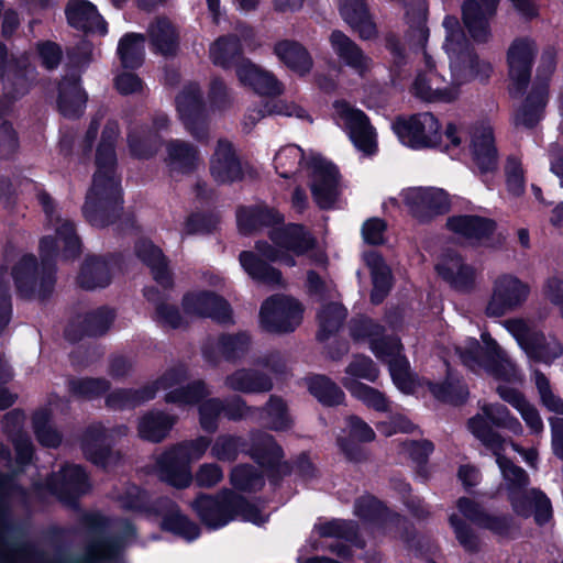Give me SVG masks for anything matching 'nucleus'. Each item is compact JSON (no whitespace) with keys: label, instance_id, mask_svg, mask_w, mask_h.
Instances as JSON below:
<instances>
[{"label":"nucleus","instance_id":"2","mask_svg":"<svg viewBox=\"0 0 563 563\" xmlns=\"http://www.w3.org/2000/svg\"><path fill=\"white\" fill-rule=\"evenodd\" d=\"M119 135L115 122H108L97 147V172L84 205L85 217L93 225H103L100 216L118 205L121 198L120 184L114 174V144Z\"/></svg>","mask_w":563,"mask_h":563},{"label":"nucleus","instance_id":"7","mask_svg":"<svg viewBox=\"0 0 563 563\" xmlns=\"http://www.w3.org/2000/svg\"><path fill=\"white\" fill-rule=\"evenodd\" d=\"M194 508L201 521L210 529L221 528L236 517L258 526L267 519V515L255 505L233 494L219 498L200 496L195 500Z\"/></svg>","mask_w":563,"mask_h":563},{"label":"nucleus","instance_id":"21","mask_svg":"<svg viewBox=\"0 0 563 563\" xmlns=\"http://www.w3.org/2000/svg\"><path fill=\"white\" fill-rule=\"evenodd\" d=\"M183 313L186 318H212L218 322L231 319V310L225 300L214 292L195 289L186 292L181 301Z\"/></svg>","mask_w":563,"mask_h":563},{"label":"nucleus","instance_id":"12","mask_svg":"<svg viewBox=\"0 0 563 563\" xmlns=\"http://www.w3.org/2000/svg\"><path fill=\"white\" fill-rule=\"evenodd\" d=\"M503 327L514 336L526 355L536 362L551 364L563 355V344L554 335H545L533 329L531 322L512 318L501 322Z\"/></svg>","mask_w":563,"mask_h":563},{"label":"nucleus","instance_id":"48","mask_svg":"<svg viewBox=\"0 0 563 563\" xmlns=\"http://www.w3.org/2000/svg\"><path fill=\"white\" fill-rule=\"evenodd\" d=\"M547 103L545 88L539 87L528 96L525 104L516 114V124L526 128L533 126L541 118L542 110Z\"/></svg>","mask_w":563,"mask_h":563},{"label":"nucleus","instance_id":"64","mask_svg":"<svg viewBox=\"0 0 563 563\" xmlns=\"http://www.w3.org/2000/svg\"><path fill=\"white\" fill-rule=\"evenodd\" d=\"M34 428L37 440L45 446L55 448L60 443V434L52 427L45 412L34 417Z\"/></svg>","mask_w":563,"mask_h":563},{"label":"nucleus","instance_id":"34","mask_svg":"<svg viewBox=\"0 0 563 563\" xmlns=\"http://www.w3.org/2000/svg\"><path fill=\"white\" fill-rule=\"evenodd\" d=\"M164 161L169 174L176 176L192 170L199 162V153L189 143L174 140L166 144Z\"/></svg>","mask_w":563,"mask_h":563},{"label":"nucleus","instance_id":"1","mask_svg":"<svg viewBox=\"0 0 563 563\" xmlns=\"http://www.w3.org/2000/svg\"><path fill=\"white\" fill-rule=\"evenodd\" d=\"M427 11L424 0H412L406 11L408 40L422 51L420 68L410 91L424 102L449 103L459 98L460 87L463 84L473 79L488 78L492 66L473 53L459 19L454 15H445L442 21L444 31L442 48L448 55L451 69V79H446L438 70L435 59L426 47L430 35L427 26Z\"/></svg>","mask_w":563,"mask_h":563},{"label":"nucleus","instance_id":"47","mask_svg":"<svg viewBox=\"0 0 563 563\" xmlns=\"http://www.w3.org/2000/svg\"><path fill=\"white\" fill-rule=\"evenodd\" d=\"M282 216L268 208H243L238 212L239 229L243 233H251L261 225L279 223Z\"/></svg>","mask_w":563,"mask_h":563},{"label":"nucleus","instance_id":"57","mask_svg":"<svg viewBox=\"0 0 563 563\" xmlns=\"http://www.w3.org/2000/svg\"><path fill=\"white\" fill-rule=\"evenodd\" d=\"M303 161L302 150L294 144L282 147L274 157V166L280 177L289 178Z\"/></svg>","mask_w":563,"mask_h":563},{"label":"nucleus","instance_id":"5","mask_svg":"<svg viewBox=\"0 0 563 563\" xmlns=\"http://www.w3.org/2000/svg\"><path fill=\"white\" fill-rule=\"evenodd\" d=\"M481 338L485 350L475 339H467L463 345L456 347V353L463 364L476 373L485 372L498 380L520 382L522 379L521 372L497 341L488 332H483Z\"/></svg>","mask_w":563,"mask_h":563},{"label":"nucleus","instance_id":"60","mask_svg":"<svg viewBox=\"0 0 563 563\" xmlns=\"http://www.w3.org/2000/svg\"><path fill=\"white\" fill-rule=\"evenodd\" d=\"M345 373L346 376L343 378V380L352 378L356 382H358V379L374 382L378 377V368L367 356L354 357L353 361L347 365Z\"/></svg>","mask_w":563,"mask_h":563},{"label":"nucleus","instance_id":"51","mask_svg":"<svg viewBox=\"0 0 563 563\" xmlns=\"http://www.w3.org/2000/svg\"><path fill=\"white\" fill-rule=\"evenodd\" d=\"M162 526L184 539L191 541L199 536L198 527L180 515L177 507L168 503L167 511L163 515Z\"/></svg>","mask_w":563,"mask_h":563},{"label":"nucleus","instance_id":"36","mask_svg":"<svg viewBox=\"0 0 563 563\" xmlns=\"http://www.w3.org/2000/svg\"><path fill=\"white\" fill-rule=\"evenodd\" d=\"M69 24L76 29L106 33V25L96 7L86 0H71L66 8Z\"/></svg>","mask_w":563,"mask_h":563},{"label":"nucleus","instance_id":"53","mask_svg":"<svg viewBox=\"0 0 563 563\" xmlns=\"http://www.w3.org/2000/svg\"><path fill=\"white\" fill-rule=\"evenodd\" d=\"M251 345L247 333L223 334L214 342V349L228 360H236L246 354Z\"/></svg>","mask_w":563,"mask_h":563},{"label":"nucleus","instance_id":"55","mask_svg":"<svg viewBox=\"0 0 563 563\" xmlns=\"http://www.w3.org/2000/svg\"><path fill=\"white\" fill-rule=\"evenodd\" d=\"M308 389L311 395L327 406L339 405L344 399V393L324 376L310 378L308 380Z\"/></svg>","mask_w":563,"mask_h":563},{"label":"nucleus","instance_id":"50","mask_svg":"<svg viewBox=\"0 0 563 563\" xmlns=\"http://www.w3.org/2000/svg\"><path fill=\"white\" fill-rule=\"evenodd\" d=\"M346 318V310L338 302H331L322 307L318 314V339L324 341L334 334Z\"/></svg>","mask_w":563,"mask_h":563},{"label":"nucleus","instance_id":"22","mask_svg":"<svg viewBox=\"0 0 563 563\" xmlns=\"http://www.w3.org/2000/svg\"><path fill=\"white\" fill-rule=\"evenodd\" d=\"M11 276L19 294L26 298H45L53 288L51 276L38 277L33 255H23L13 266Z\"/></svg>","mask_w":563,"mask_h":563},{"label":"nucleus","instance_id":"24","mask_svg":"<svg viewBox=\"0 0 563 563\" xmlns=\"http://www.w3.org/2000/svg\"><path fill=\"white\" fill-rule=\"evenodd\" d=\"M536 53V44L528 37L516 38L509 46L507 60L511 92H519L527 85Z\"/></svg>","mask_w":563,"mask_h":563},{"label":"nucleus","instance_id":"9","mask_svg":"<svg viewBox=\"0 0 563 563\" xmlns=\"http://www.w3.org/2000/svg\"><path fill=\"white\" fill-rule=\"evenodd\" d=\"M38 199L49 225L55 230V236H44L40 244L42 265L45 268L59 252L65 258L77 256L80 253V240L74 223L56 209L48 195L41 194Z\"/></svg>","mask_w":563,"mask_h":563},{"label":"nucleus","instance_id":"15","mask_svg":"<svg viewBox=\"0 0 563 563\" xmlns=\"http://www.w3.org/2000/svg\"><path fill=\"white\" fill-rule=\"evenodd\" d=\"M333 118L339 126L345 130L354 146L366 156L377 151L376 131L365 113L345 101L333 104Z\"/></svg>","mask_w":563,"mask_h":563},{"label":"nucleus","instance_id":"28","mask_svg":"<svg viewBox=\"0 0 563 563\" xmlns=\"http://www.w3.org/2000/svg\"><path fill=\"white\" fill-rule=\"evenodd\" d=\"M48 488L60 499L68 501L88 490L86 473L77 465H67L49 479Z\"/></svg>","mask_w":563,"mask_h":563},{"label":"nucleus","instance_id":"59","mask_svg":"<svg viewBox=\"0 0 563 563\" xmlns=\"http://www.w3.org/2000/svg\"><path fill=\"white\" fill-rule=\"evenodd\" d=\"M426 384L434 397L444 401L454 404L462 402L468 395L465 385L461 384L460 380L451 374H449L444 385H437L430 382H426Z\"/></svg>","mask_w":563,"mask_h":563},{"label":"nucleus","instance_id":"38","mask_svg":"<svg viewBox=\"0 0 563 563\" xmlns=\"http://www.w3.org/2000/svg\"><path fill=\"white\" fill-rule=\"evenodd\" d=\"M168 125L166 115H158L153 122V129H141L133 131L129 135V145L133 155L147 158L151 157L157 150L158 135L157 133Z\"/></svg>","mask_w":563,"mask_h":563},{"label":"nucleus","instance_id":"33","mask_svg":"<svg viewBox=\"0 0 563 563\" xmlns=\"http://www.w3.org/2000/svg\"><path fill=\"white\" fill-rule=\"evenodd\" d=\"M126 427L120 426L115 429L108 430L101 424L92 426L86 433L84 439V451L88 459L96 464L106 465V446L117 437L126 434Z\"/></svg>","mask_w":563,"mask_h":563},{"label":"nucleus","instance_id":"46","mask_svg":"<svg viewBox=\"0 0 563 563\" xmlns=\"http://www.w3.org/2000/svg\"><path fill=\"white\" fill-rule=\"evenodd\" d=\"M148 36L153 47L163 55L174 54L178 46V37L169 21L157 19L148 27Z\"/></svg>","mask_w":563,"mask_h":563},{"label":"nucleus","instance_id":"26","mask_svg":"<svg viewBox=\"0 0 563 563\" xmlns=\"http://www.w3.org/2000/svg\"><path fill=\"white\" fill-rule=\"evenodd\" d=\"M438 274L456 289H467L474 282L476 272L453 251L444 252L435 265Z\"/></svg>","mask_w":563,"mask_h":563},{"label":"nucleus","instance_id":"40","mask_svg":"<svg viewBox=\"0 0 563 563\" xmlns=\"http://www.w3.org/2000/svg\"><path fill=\"white\" fill-rule=\"evenodd\" d=\"M277 57L292 71L303 76L312 68V59L307 49L298 43L283 41L274 48Z\"/></svg>","mask_w":563,"mask_h":563},{"label":"nucleus","instance_id":"61","mask_svg":"<svg viewBox=\"0 0 563 563\" xmlns=\"http://www.w3.org/2000/svg\"><path fill=\"white\" fill-rule=\"evenodd\" d=\"M536 386L541 404L551 412L563 415V399L553 393L548 378L540 372L534 373Z\"/></svg>","mask_w":563,"mask_h":563},{"label":"nucleus","instance_id":"18","mask_svg":"<svg viewBox=\"0 0 563 563\" xmlns=\"http://www.w3.org/2000/svg\"><path fill=\"white\" fill-rule=\"evenodd\" d=\"M409 213L419 222H429L449 211L448 194L434 187H410L399 194Z\"/></svg>","mask_w":563,"mask_h":563},{"label":"nucleus","instance_id":"63","mask_svg":"<svg viewBox=\"0 0 563 563\" xmlns=\"http://www.w3.org/2000/svg\"><path fill=\"white\" fill-rule=\"evenodd\" d=\"M242 446L240 438L220 435L211 446V455L219 461H233Z\"/></svg>","mask_w":563,"mask_h":563},{"label":"nucleus","instance_id":"6","mask_svg":"<svg viewBox=\"0 0 563 563\" xmlns=\"http://www.w3.org/2000/svg\"><path fill=\"white\" fill-rule=\"evenodd\" d=\"M136 254L151 267L155 282L164 288V291H159L154 287H148L144 291L146 299L155 307L156 320L167 327H181L188 318L180 314L178 309L169 303L167 289L173 286V278L162 251L151 242L143 241L136 246Z\"/></svg>","mask_w":563,"mask_h":563},{"label":"nucleus","instance_id":"29","mask_svg":"<svg viewBox=\"0 0 563 563\" xmlns=\"http://www.w3.org/2000/svg\"><path fill=\"white\" fill-rule=\"evenodd\" d=\"M236 76L243 86L252 88L257 93L274 96L283 92V85L272 73L250 60H243L236 66Z\"/></svg>","mask_w":563,"mask_h":563},{"label":"nucleus","instance_id":"11","mask_svg":"<svg viewBox=\"0 0 563 563\" xmlns=\"http://www.w3.org/2000/svg\"><path fill=\"white\" fill-rule=\"evenodd\" d=\"M209 446L210 440L205 437L173 446L157 461L159 477L175 487H187L192 479L190 464L200 460Z\"/></svg>","mask_w":563,"mask_h":563},{"label":"nucleus","instance_id":"32","mask_svg":"<svg viewBox=\"0 0 563 563\" xmlns=\"http://www.w3.org/2000/svg\"><path fill=\"white\" fill-rule=\"evenodd\" d=\"M448 227L453 233L471 242H481L487 239L495 230L493 220L476 214L451 217L448 220Z\"/></svg>","mask_w":563,"mask_h":563},{"label":"nucleus","instance_id":"45","mask_svg":"<svg viewBox=\"0 0 563 563\" xmlns=\"http://www.w3.org/2000/svg\"><path fill=\"white\" fill-rule=\"evenodd\" d=\"M240 264L245 273L254 280L265 285H279L282 275L275 268L266 265L252 252L244 251L240 254Z\"/></svg>","mask_w":563,"mask_h":563},{"label":"nucleus","instance_id":"25","mask_svg":"<svg viewBox=\"0 0 563 563\" xmlns=\"http://www.w3.org/2000/svg\"><path fill=\"white\" fill-rule=\"evenodd\" d=\"M529 477L527 476V482L522 487H520L519 493L517 494L516 501L519 504V509L515 507L514 500L510 498L509 490L507 487V483L503 479L500 485V492L506 494L508 501L510 503L512 510L522 517H528L531 514V509H534V517L538 523H543L548 521L552 514L551 503L549 498L538 489L531 488L528 489Z\"/></svg>","mask_w":563,"mask_h":563},{"label":"nucleus","instance_id":"39","mask_svg":"<svg viewBox=\"0 0 563 563\" xmlns=\"http://www.w3.org/2000/svg\"><path fill=\"white\" fill-rule=\"evenodd\" d=\"M225 386L232 390L244 394H258L272 389V380L263 374L252 369H238L225 378Z\"/></svg>","mask_w":563,"mask_h":563},{"label":"nucleus","instance_id":"49","mask_svg":"<svg viewBox=\"0 0 563 563\" xmlns=\"http://www.w3.org/2000/svg\"><path fill=\"white\" fill-rule=\"evenodd\" d=\"M481 411L492 424L506 429L516 435H521L523 433L521 422L511 415L506 406L501 404L484 402L481 405Z\"/></svg>","mask_w":563,"mask_h":563},{"label":"nucleus","instance_id":"8","mask_svg":"<svg viewBox=\"0 0 563 563\" xmlns=\"http://www.w3.org/2000/svg\"><path fill=\"white\" fill-rule=\"evenodd\" d=\"M487 420L481 411L468 420V430L495 455L503 479L507 483L510 498L514 500L515 507L519 509L516 498L520 487L527 482V473L505 457L504 452L508 448V439L494 431Z\"/></svg>","mask_w":563,"mask_h":563},{"label":"nucleus","instance_id":"41","mask_svg":"<svg viewBox=\"0 0 563 563\" xmlns=\"http://www.w3.org/2000/svg\"><path fill=\"white\" fill-rule=\"evenodd\" d=\"M175 419L161 411H150L141 417L137 431L142 439L159 442L166 438Z\"/></svg>","mask_w":563,"mask_h":563},{"label":"nucleus","instance_id":"23","mask_svg":"<svg viewBox=\"0 0 563 563\" xmlns=\"http://www.w3.org/2000/svg\"><path fill=\"white\" fill-rule=\"evenodd\" d=\"M177 111L186 129L198 140L207 136L205 107L197 85L186 86L176 99Z\"/></svg>","mask_w":563,"mask_h":563},{"label":"nucleus","instance_id":"4","mask_svg":"<svg viewBox=\"0 0 563 563\" xmlns=\"http://www.w3.org/2000/svg\"><path fill=\"white\" fill-rule=\"evenodd\" d=\"M351 331L356 340L368 342L375 356L389 365L393 382L399 390L411 394L422 385L410 372L409 363L401 354L402 345L399 340L386 335L380 324L371 319H361L353 323Z\"/></svg>","mask_w":563,"mask_h":563},{"label":"nucleus","instance_id":"42","mask_svg":"<svg viewBox=\"0 0 563 563\" xmlns=\"http://www.w3.org/2000/svg\"><path fill=\"white\" fill-rule=\"evenodd\" d=\"M87 96L77 78L65 79L59 86L58 107L65 117L79 115L86 106Z\"/></svg>","mask_w":563,"mask_h":563},{"label":"nucleus","instance_id":"44","mask_svg":"<svg viewBox=\"0 0 563 563\" xmlns=\"http://www.w3.org/2000/svg\"><path fill=\"white\" fill-rule=\"evenodd\" d=\"M366 265L369 267L373 277V290L371 299L374 303H379L387 295L390 288V271L383 258L376 252H369L364 255Z\"/></svg>","mask_w":563,"mask_h":563},{"label":"nucleus","instance_id":"62","mask_svg":"<svg viewBox=\"0 0 563 563\" xmlns=\"http://www.w3.org/2000/svg\"><path fill=\"white\" fill-rule=\"evenodd\" d=\"M232 484L241 490H256L263 486V476L252 466L242 465L233 470Z\"/></svg>","mask_w":563,"mask_h":563},{"label":"nucleus","instance_id":"58","mask_svg":"<svg viewBox=\"0 0 563 563\" xmlns=\"http://www.w3.org/2000/svg\"><path fill=\"white\" fill-rule=\"evenodd\" d=\"M262 419L273 430H286L291 426V418L286 404L278 397H271L263 410Z\"/></svg>","mask_w":563,"mask_h":563},{"label":"nucleus","instance_id":"56","mask_svg":"<svg viewBox=\"0 0 563 563\" xmlns=\"http://www.w3.org/2000/svg\"><path fill=\"white\" fill-rule=\"evenodd\" d=\"M251 455L258 464L273 466L280 461L283 452L271 435L258 434L253 439Z\"/></svg>","mask_w":563,"mask_h":563},{"label":"nucleus","instance_id":"17","mask_svg":"<svg viewBox=\"0 0 563 563\" xmlns=\"http://www.w3.org/2000/svg\"><path fill=\"white\" fill-rule=\"evenodd\" d=\"M303 309L294 298L275 295L266 299L260 311V322L263 329L275 333L294 331L302 320Z\"/></svg>","mask_w":563,"mask_h":563},{"label":"nucleus","instance_id":"3","mask_svg":"<svg viewBox=\"0 0 563 563\" xmlns=\"http://www.w3.org/2000/svg\"><path fill=\"white\" fill-rule=\"evenodd\" d=\"M187 368L183 365L166 371L157 380L139 389H120L111 393L107 398L109 407L125 409L142 405L153 399L161 389L168 390L166 401L178 405H190L199 401L209 394L202 382H195L187 386L180 385L187 379Z\"/></svg>","mask_w":563,"mask_h":563},{"label":"nucleus","instance_id":"13","mask_svg":"<svg viewBox=\"0 0 563 563\" xmlns=\"http://www.w3.org/2000/svg\"><path fill=\"white\" fill-rule=\"evenodd\" d=\"M444 135L454 147H459L462 140L467 137L470 155L481 173H490L497 168V150L495 147L493 130L489 124H476L466 133L450 123L446 125Z\"/></svg>","mask_w":563,"mask_h":563},{"label":"nucleus","instance_id":"10","mask_svg":"<svg viewBox=\"0 0 563 563\" xmlns=\"http://www.w3.org/2000/svg\"><path fill=\"white\" fill-rule=\"evenodd\" d=\"M274 247L265 242H258L256 250L258 255L268 261H279L287 266H294L295 261L287 252L295 255L309 254V257L317 262H323V255L314 251V240L302 227L289 224L276 228L271 232Z\"/></svg>","mask_w":563,"mask_h":563},{"label":"nucleus","instance_id":"43","mask_svg":"<svg viewBox=\"0 0 563 563\" xmlns=\"http://www.w3.org/2000/svg\"><path fill=\"white\" fill-rule=\"evenodd\" d=\"M111 279L108 263L99 257H89L85 261L77 277L81 288L96 289L106 287Z\"/></svg>","mask_w":563,"mask_h":563},{"label":"nucleus","instance_id":"31","mask_svg":"<svg viewBox=\"0 0 563 563\" xmlns=\"http://www.w3.org/2000/svg\"><path fill=\"white\" fill-rule=\"evenodd\" d=\"M496 390L504 401L518 411L530 434L538 437L543 433L544 423L539 410L520 391L503 385H499Z\"/></svg>","mask_w":563,"mask_h":563},{"label":"nucleus","instance_id":"14","mask_svg":"<svg viewBox=\"0 0 563 563\" xmlns=\"http://www.w3.org/2000/svg\"><path fill=\"white\" fill-rule=\"evenodd\" d=\"M526 18L537 15L533 0H509ZM497 0H466L462 4V18L474 41L485 42L490 35L489 19L495 14Z\"/></svg>","mask_w":563,"mask_h":563},{"label":"nucleus","instance_id":"19","mask_svg":"<svg viewBox=\"0 0 563 563\" xmlns=\"http://www.w3.org/2000/svg\"><path fill=\"white\" fill-rule=\"evenodd\" d=\"M529 290V286L514 275L498 276L494 280L485 313L488 317H501L515 310L526 301Z\"/></svg>","mask_w":563,"mask_h":563},{"label":"nucleus","instance_id":"52","mask_svg":"<svg viewBox=\"0 0 563 563\" xmlns=\"http://www.w3.org/2000/svg\"><path fill=\"white\" fill-rule=\"evenodd\" d=\"M342 384L355 398L363 401L367 407L377 411H387L389 409L388 401L380 391L352 378L342 380Z\"/></svg>","mask_w":563,"mask_h":563},{"label":"nucleus","instance_id":"20","mask_svg":"<svg viewBox=\"0 0 563 563\" xmlns=\"http://www.w3.org/2000/svg\"><path fill=\"white\" fill-rule=\"evenodd\" d=\"M310 168V188L316 203L322 209L333 207L340 192L339 174L335 166L322 157L313 156Z\"/></svg>","mask_w":563,"mask_h":563},{"label":"nucleus","instance_id":"30","mask_svg":"<svg viewBox=\"0 0 563 563\" xmlns=\"http://www.w3.org/2000/svg\"><path fill=\"white\" fill-rule=\"evenodd\" d=\"M330 44L341 62L364 75L372 67V59L344 33L333 31L330 35Z\"/></svg>","mask_w":563,"mask_h":563},{"label":"nucleus","instance_id":"54","mask_svg":"<svg viewBox=\"0 0 563 563\" xmlns=\"http://www.w3.org/2000/svg\"><path fill=\"white\" fill-rule=\"evenodd\" d=\"M118 53L124 67L133 68L141 65L144 57V37L141 34H126L121 38Z\"/></svg>","mask_w":563,"mask_h":563},{"label":"nucleus","instance_id":"16","mask_svg":"<svg viewBox=\"0 0 563 563\" xmlns=\"http://www.w3.org/2000/svg\"><path fill=\"white\" fill-rule=\"evenodd\" d=\"M393 130L402 144L412 148L434 147L442 139L440 122L430 112L399 119Z\"/></svg>","mask_w":563,"mask_h":563},{"label":"nucleus","instance_id":"37","mask_svg":"<svg viewBox=\"0 0 563 563\" xmlns=\"http://www.w3.org/2000/svg\"><path fill=\"white\" fill-rule=\"evenodd\" d=\"M340 12L342 18L358 32L363 40H371L376 36V25L367 12L365 0H341Z\"/></svg>","mask_w":563,"mask_h":563},{"label":"nucleus","instance_id":"27","mask_svg":"<svg viewBox=\"0 0 563 563\" xmlns=\"http://www.w3.org/2000/svg\"><path fill=\"white\" fill-rule=\"evenodd\" d=\"M213 179L221 184L233 183L242 178V166L228 141H219L210 162Z\"/></svg>","mask_w":563,"mask_h":563},{"label":"nucleus","instance_id":"35","mask_svg":"<svg viewBox=\"0 0 563 563\" xmlns=\"http://www.w3.org/2000/svg\"><path fill=\"white\" fill-rule=\"evenodd\" d=\"M253 32L249 27H242L239 35H229L218 38L210 46V58L214 65L228 67L232 59L242 51V43L249 44Z\"/></svg>","mask_w":563,"mask_h":563}]
</instances>
